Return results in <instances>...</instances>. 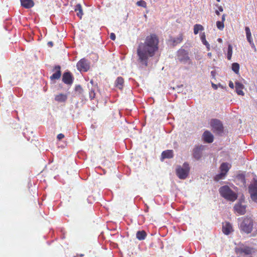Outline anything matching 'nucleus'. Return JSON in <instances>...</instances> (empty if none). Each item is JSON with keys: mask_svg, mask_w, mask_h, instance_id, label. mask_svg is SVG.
Returning a JSON list of instances; mask_svg holds the SVG:
<instances>
[{"mask_svg": "<svg viewBox=\"0 0 257 257\" xmlns=\"http://www.w3.org/2000/svg\"><path fill=\"white\" fill-rule=\"evenodd\" d=\"M159 40L155 34H152L146 37L144 43H140L137 48V55L139 61L147 66L148 60L153 57L158 50Z\"/></svg>", "mask_w": 257, "mask_h": 257, "instance_id": "1", "label": "nucleus"}, {"mask_svg": "<svg viewBox=\"0 0 257 257\" xmlns=\"http://www.w3.org/2000/svg\"><path fill=\"white\" fill-rule=\"evenodd\" d=\"M219 192L222 197L228 201L233 202L237 198L236 193L227 185L221 187L219 189Z\"/></svg>", "mask_w": 257, "mask_h": 257, "instance_id": "2", "label": "nucleus"}, {"mask_svg": "<svg viewBox=\"0 0 257 257\" xmlns=\"http://www.w3.org/2000/svg\"><path fill=\"white\" fill-rule=\"evenodd\" d=\"M231 167V164L228 163H222L219 167V173L214 177V180L218 181L224 179Z\"/></svg>", "mask_w": 257, "mask_h": 257, "instance_id": "3", "label": "nucleus"}, {"mask_svg": "<svg viewBox=\"0 0 257 257\" xmlns=\"http://www.w3.org/2000/svg\"><path fill=\"white\" fill-rule=\"evenodd\" d=\"M190 170L189 164L185 163L182 166H179L176 169L177 176L181 179H185L188 175Z\"/></svg>", "mask_w": 257, "mask_h": 257, "instance_id": "4", "label": "nucleus"}, {"mask_svg": "<svg viewBox=\"0 0 257 257\" xmlns=\"http://www.w3.org/2000/svg\"><path fill=\"white\" fill-rule=\"evenodd\" d=\"M247 203L244 198L239 199L234 206V211L240 215L244 214L246 212Z\"/></svg>", "mask_w": 257, "mask_h": 257, "instance_id": "5", "label": "nucleus"}, {"mask_svg": "<svg viewBox=\"0 0 257 257\" xmlns=\"http://www.w3.org/2000/svg\"><path fill=\"white\" fill-rule=\"evenodd\" d=\"M240 229L244 232L249 233L253 228V220L250 217H245L240 225Z\"/></svg>", "mask_w": 257, "mask_h": 257, "instance_id": "6", "label": "nucleus"}, {"mask_svg": "<svg viewBox=\"0 0 257 257\" xmlns=\"http://www.w3.org/2000/svg\"><path fill=\"white\" fill-rule=\"evenodd\" d=\"M248 192L251 200L257 203V179L255 178L248 187Z\"/></svg>", "mask_w": 257, "mask_h": 257, "instance_id": "7", "label": "nucleus"}, {"mask_svg": "<svg viewBox=\"0 0 257 257\" xmlns=\"http://www.w3.org/2000/svg\"><path fill=\"white\" fill-rule=\"evenodd\" d=\"M177 59L183 64H191L188 52L184 49H180L177 52Z\"/></svg>", "mask_w": 257, "mask_h": 257, "instance_id": "8", "label": "nucleus"}, {"mask_svg": "<svg viewBox=\"0 0 257 257\" xmlns=\"http://www.w3.org/2000/svg\"><path fill=\"white\" fill-rule=\"evenodd\" d=\"M210 125L214 132L220 134L223 132V125L221 122L217 119H213L210 121Z\"/></svg>", "mask_w": 257, "mask_h": 257, "instance_id": "9", "label": "nucleus"}, {"mask_svg": "<svg viewBox=\"0 0 257 257\" xmlns=\"http://www.w3.org/2000/svg\"><path fill=\"white\" fill-rule=\"evenodd\" d=\"M205 147L203 145L196 146L193 150V156L197 160L202 157V152L204 150Z\"/></svg>", "mask_w": 257, "mask_h": 257, "instance_id": "10", "label": "nucleus"}, {"mask_svg": "<svg viewBox=\"0 0 257 257\" xmlns=\"http://www.w3.org/2000/svg\"><path fill=\"white\" fill-rule=\"evenodd\" d=\"M77 67L80 71H87L89 68V63L86 59H82L77 63Z\"/></svg>", "mask_w": 257, "mask_h": 257, "instance_id": "11", "label": "nucleus"}, {"mask_svg": "<svg viewBox=\"0 0 257 257\" xmlns=\"http://www.w3.org/2000/svg\"><path fill=\"white\" fill-rule=\"evenodd\" d=\"M235 251L237 253H243L247 255L252 254L254 252V250L252 248L246 246H242L236 247L235 248Z\"/></svg>", "mask_w": 257, "mask_h": 257, "instance_id": "12", "label": "nucleus"}, {"mask_svg": "<svg viewBox=\"0 0 257 257\" xmlns=\"http://www.w3.org/2000/svg\"><path fill=\"white\" fill-rule=\"evenodd\" d=\"M204 141L208 143H212L213 141V136L209 131H205L203 135Z\"/></svg>", "mask_w": 257, "mask_h": 257, "instance_id": "13", "label": "nucleus"}, {"mask_svg": "<svg viewBox=\"0 0 257 257\" xmlns=\"http://www.w3.org/2000/svg\"><path fill=\"white\" fill-rule=\"evenodd\" d=\"M235 90L237 94L239 95L243 96L244 93L242 90L244 87V85L238 81L235 82Z\"/></svg>", "mask_w": 257, "mask_h": 257, "instance_id": "14", "label": "nucleus"}, {"mask_svg": "<svg viewBox=\"0 0 257 257\" xmlns=\"http://www.w3.org/2000/svg\"><path fill=\"white\" fill-rule=\"evenodd\" d=\"M222 231L224 234L226 235L229 234L231 231H232V227L231 224L228 222L223 223Z\"/></svg>", "mask_w": 257, "mask_h": 257, "instance_id": "15", "label": "nucleus"}, {"mask_svg": "<svg viewBox=\"0 0 257 257\" xmlns=\"http://www.w3.org/2000/svg\"><path fill=\"white\" fill-rule=\"evenodd\" d=\"M63 81L67 84H70L72 83V77L69 72H65L64 73L62 77Z\"/></svg>", "mask_w": 257, "mask_h": 257, "instance_id": "16", "label": "nucleus"}, {"mask_svg": "<svg viewBox=\"0 0 257 257\" xmlns=\"http://www.w3.org/2000/svg\"><path fill=\"white\" fill-rule=\"evenodd\" d=\"M22 6L26 9L33 7L34 3L32 0H20Z\"/></svg>", "mask_w": 257, "mask_h": 257, "instance_id": "17", "label": "nucleus"}, {"mask_svg": "<svg viewBox=\"0 0 257 257\" xmlns=\"http://www.w3.org/2000/svg\"><path fill=\"white\" fill-rule=\"evenodd\" d=\"M67 99L66 94L60 93L55 95V100L59 102H65Z\"/></svg>", "mask_w": 257, "mask_h": 257, "instance_id": "18", "label": "nucleus"}, {"mask_svg": "<svg viewBox=\"0 0 257 257\" xmlns=\"http://www.w3.org/2000/svg\"><path fill=\"white\" fill-rule=\"evenodd\" d=\"M56 71L50 77L51 80L58 79L61 76L60 67L58 66L55 67Z\"/></svg>", "mask_w": 257, "mask_h": 257, "instance_id": "19", "label": "nucleus"}, {"mask_svg": "<svg viewBox=\"0 0 257 257\" xmlns=\"http://www.w3.org/2000/svg\"><path fill=\"white\" fill-rule=\"evenodd\" d=\"M173 157V153L172 150H167L162 153V158L163 159L166 158H172Z\"/></svg>", "mask_w": 257, "mask_h": 257, "instance_id": "20", "label": "nucleus"}, {"mask_svg": "<svg viewBox=\"0 0 257 257\" xmlns=\"http://www.w3.org/2000/svg\"><path fill=\"white\" fill-rule=\"evenodd\" d=\"M123 78L121 77H118L115 81V85L117 88L121 89L123 88Z\"/></svg>", "mask_w": 257, "mask_h": 257, "instance_id": "21", "label": "nucleus"}, {"mask_svg": "<svg viewBox=\"0 0 257 257\" xmlns=\"http://www.w3.org/2000/svg\"><path fill=\"white\" fill-rule=\"evenodd\" d=\"M136 237L139 240H144L146 237V233L143 230L139 231L137 232Z\"/></svg>", "mask_w": 257, "mask_h": 257, "instance_id": "22", "label": "nucleus"}, {"mask_svg": "<svg viewBox=\"0 0 257 257\" xmlns=\"http://www.w3.org/2000/svg\"><path fill=\"white\" fill-rule=\"evenodd\" d=\"M75 11L77 12V15L80 18H82L83 15L82 9L80 4H77L75 8Z\"/></svg>", "mask_w": 257, "mask_h": 257, "instance_id": "23", "label": "nucleus"}, {"mask_svg": "<svg viewBox=\"0 0 257 257\" xmlns=\"http://www.w3.org/2000/svg\"><path fill=\"white\" fill-rule=\"evenodd\" d=\"M200 38H201V40L202 43L204 45L206 46V48L207 49V50H210V45L208 43V42L206 40L205 35L204 33H203V34H202L201 35Z\"/></svg>", "mask_w": 257, "mask_h": 257, "instance_id": "24", "label": "nucleus"}, {"mask_svg": "<svg viewBox=\"0 0 257 257\" xmlns=\"http://www.w3.org/2000/svg\"><path fill=\"white\" fill-rule=\"evenodd\" d=\"M245 31L246 33V39L248 42H249V41L253 40L252 37H251V33L250 30V29L248 27H245Z\"/></svg>", "mask_w": 257, "mask_h": 257, "instance_id": "25", "label": "nucleus"}, {"mask_svg": "<svg viewBox=\"0 0 257 257\" xmlns=\"http://www.w3.org/2000/svg\"><path fill=\"white\" fill-rule=\"evenodd\" d=\"M232 71H233L236 74L239 73V65L237 63H233L232 64L231 67Z\"/></svg>", "mask_w": 257, "mask_h": 257, "instance_id": "26", "label": "nucleus"}, {"mask_svg": "<svg viewBox=\"0 0 257 257\" xmlns=\"http://www.w3.org/2000/svg\"><path fill=\"white\" fill-rule=\"evenodd\" d=\"M203 29V27L202 25L196 24L194 26V33L196 35L198 33L199 31H201Z\"/></svg>", "mask_w": 257, "mask_h": 257, "instance_id": "27", "label": "nucleus"}, {"mask_svg": "<svg viewBox=\"0 0 257 257\" xmlns=\"http://www.w3.org/2000/svg\"><path fill=\"white\" fill-rule=\"evenodd\" d=\"M183 40V36L180 34L176 38H174L173 42L175 45L180 43Z\"/></svg>", "mask_w": 257, "mask_h": 257, "instance_id": "28", "label": "nucleus"}, {"mask_svg": "<svg viewBox=\"0 0 257 257\" xmlns=\"http://www.w3.org/2000/svg\"><path fill=\"white\" fill-rule=\"evenodd\" d=\"M232 54V47L231 45H229L227 50V58L228 60H230Z\"/></svg>", "mask_w": 257, "mask_h": 257, "instance_id": "29", "label": "nucleus"}, {"mask_svg": "<svg viewBox=\"0 0 257 257\" xmlns=\"http://www.w3.org/2000/svg\"><path fill=\"white\" fill-rule=\"evenodd\" d=\"M137 6H138L139 7H142L143 8H146L147 7L146 3L143 0H141L140 1H138L137 3Z\"/></svg>", "mask_w": 257, "mask_h": 257, "instance_id": "30", "label": "nucleus"}, {"mask_svg": "<svg viewBox=\"0 0 257 257\" xmlns=\"http://www.w3.org/2000/svg\"><path fill=\"white\" fill-rule=\"evenodd\" d=\"M216 26L217 28L220 30H223L224 27L223 23L220 21H217L216 22Z\"/></svg>", "mask_w": 257, "mask_h": 257, "instance_id": "31", "label": "nucleus"}, {"mask_svg": "<svg viewBox=\"0 0 257 257\" xmlns=\"http://www.w3.org/2000/svg\"><path fill=\"white\" fill-rule=\"evenodd\" d=\"M95 90L93 88H91L89 92V97L92 99L95 97V93L94 92Z\"/></svg>", "mask_w": 257, "mask_h": 257, "instance_id": "32", "label": "nucleus"}, {"mask_svg": "<svg viewBox=\"0 0 257 257\" xmlns=\"http://www.w3.org/2000/svg\"><path fill=\"white\" fill-rule=\"evenodd\" d=\"M238 178L240 179L241 180V182L242 184V185L243 186H245V184H246V182H245V178L242 175H240L238 176Z\"/></svg>", "mask_w": 257, "mask_h": 257, "instance_id": "33", "label": "nucleus"}, {"mask_svg": "<svg viewBox=\"0 0 257 257\" xmlns=\"http://www.w3.org/2000/svg\"><path fill=\"white\" fill-rule=\"evenodd\" d=\"M75 90L77 91H78L80 93H81L82 91V88H81V87L80 85L77 86L75 88Z\"/></svg>", "mask_w": 257, "mask_h": 257, "instance_id": "34", "label": "nucleus"}, {"mask_svg": "<svg viewBox=\"0 0 257 257\" xmlns=\"http://www.w3.org/2000/svg\"><path fill=\"white\" fill-rule=\"evenodd\" d=\"M248 43H249V44L250 45L251 48H252L253 49H254L255 51H256V48H255V46L254 45V44L253 42V40L252 41H249V42H248Z\"/></svg>", "mask_w": 257, "mask_h": 257, "instance_id": "35", "label": "nucleus"}, {"mask_svg": "<svg viewBox=\"0 0 257 257\" xmlns=\"http://www.w3.org/2000/svg\"><path fill=\"white\" fill-rule=\"evenodd\" d=\"M57 138L58 140H61L64 138V135L63 134H59L57 135Z\"/></svg>", "mask_w": 257, "mask_h": 257, "instance_id": "36", "label": "nucleus"}, {"mask_svg": "<svg viewBox=\"0 0 257 257\" xmlns=\"http://www.w3.org/2000/svg\"><path fill=\"white\" fill-rule=\"evenodd\" d=\"M110 38L112 40H114L115 39V35L114 33H111L110 35Z\"/></svg>", "mask_w": 257, "mask_h": 257, "instance_id": "37", "label": "nucleus"}, {"mask_svg": "<svg viewBox=\"0 0 257 257\" xmlns=\"http://www.w3.org/2000/svg\"><path fill=\"white\" fill-rule=\"evenodd\" d=\"M229 86L231 88H234V84H233V83L231 81H230L229 82Z\"/></svg>", "mask_w": 257, "mask_h": 257, "instance_id": "38", "label": "nucleus"}, {"mask_svg": "<svg viewBox=\"0 0 257 257\" xmlns=\"http://www.w3.org/2000/svg\"><path fill=\"white\" fill-rule=\"evenodd\" d=\"M212 87H213V88H214L215 90H216L218 88V86L216 84H214V83H212Z\"/></svg>", "mask_w": 257, "mask_h": 257, "instance_id": "39", "label": "nucleus"}, {"mask_svg": "<svg viewBox=\"0 0 257 257\" xmlns=\"http://www.w3.org/2000/svg\"><path fill=\"white\" fill-rule=\"evenodd\" d=\"M225 15H223L222 16V21L221 22H222L223 23V22L225 21Z\"/></svg>", "mask_w": 257, "mask_h": 257, "instance_id": "40", "label": "nucleus"}, {"mask_svg": "<svg viewBox=\"0 0 257 257\" xmlns=\"http://www.w3.org/2000/svg\"><path fill=\"white\" fill-rule=\"evenodd\" d=\"M218 9L219 10V11L220 12H222L223 11V8L222 7L220 6L219 8H218Z\"/></svg>", "mask_w": 257, "mask_h": 257, "instance_id": "41", "label": "nucleus"}, {"mask_svg": "<svg viewBox=\"0 0 257 257\" xmlns=\"http://www.w3.org/2000/svg\"><path fill=\"white\" fill-rule=\"evenodd\" d=\"M207 55H208V57H209L210 58L211 57V56H212V54H211V53H208L207 54Z\"/></svg>", "mask_w": 257, "mask_h": 257, "instance_id": "42", "label": "nucleus"}, {"mask_svg": "<svg viewBox=\"0 0 257 257\" xmlns=\"http://www.w3.org/2000/svg\"><path fill=\"white\" fill-rule=\"evenodd\" d=\"M48 44V45H50L51 46H52L53 45V43L52 42H49Z\"/></svg>", "mask_w": 257, "mask_h": 257, "instance_id": "43", "label": "nucleus"}, {"mask_svg": "<svg viewBox=\"0 0 257 257\" xmlns=\"http://www.w3.org/2000/svg\"><path fill=\"white\" fill-rule=\"evenodd\" d=\"M218 41L219 42H222V39H220V38H218Z\"/></svg>", "mask_w": 257, "mask_h": 257, "instance_id": "44", "label": "nucleus"}, {"mask_svg": "<svg viewBox=\"0 0 257 257\" xmlns=\"http://www.w3.org/2000/svg\"><path fill=\"white\" fill-rule=\"evenodd\" d=\"M215 13H216V15H219V12H218V11H216L215 12Z\"/></svg>", "mask_w": 257, "mask_h": 257, "instance_id": "45", "label": "nucleus"}, {"mask_svg": "<svg viewBox=\"0 0 257 257\" xmlns=\"http://www.w3.org/2000/svg\"><path fill=\"white\" fill-rule=\"evenodd\" d=\"M90 83H91L92 84H93V81H92V80H91V81H90Z\"/></svg>", "mask_w": 257, "mask_h": 257, "instance_id": "46", "label": "nucleus"}, {"mask_svg": "<svg viewBox=\"0 0 257 257\" xmlns=\"http://www.w3.org/2000/svg\"><path fill=\"white\" fill-rule=\"evenodd\" d=\"M219 86L221 87V88H223V86H222L220 84L219 85Z\"/></svg>", "mask_w": 257, "mask_h": 257, "instance_id": "47", "label": "nucleus"}, {"mask_svg": "<svg viewBox=\"0 0 257 257\" xmlns=\"http://www.w3.org/2000/svg\"><path fill=\"white\" fill-rule=\"evenodd\" d=\"M218 2H220V0H216Z\"/></svg>", "mask_w": 257, "mask_h": 257, "instance_id": "48", "label": "nucleus"}]
</instances>
